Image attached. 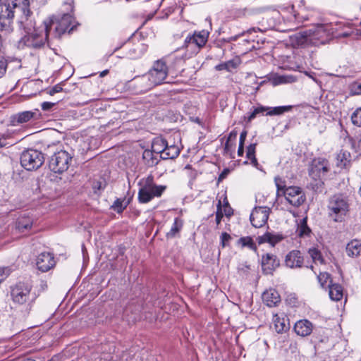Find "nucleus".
Segmentation results:
<instances>
[{
  "label": "nucleus",
  "instance_id": "1",
  "mask_svg": "<svg viewBox=\"0 0 361 361\" xmlns=\"http://www.w3.org/2000/svg\"><path fill=\"white\" fill-rule=\"evenodd\" d=\"M334 28L330 24H318L309 30L296 33L291 37L295 46L319 47L329 43L334 37Z\"/></svg>",
  "mask_w": 361,
  "mask_h": 361
},
{
  "label": "nucleus",
  "instance_id": "2",
  "mask_svg": "<svg viewBox=\"0 0 361 361\" xmlns=\"http://www.w3.org/2000/svg\"><path fill=\"white\" fill-rule=\"evenodd\" d=\"M311 9L306 6L305 0H300L297 6L294 5L281 7V14L284 22L290 26V29H296L305 21L309 20Z\"/></svg>",
  "mask_w": 361,
  "mask_h": 361
},
{
  "label": "nucleus",
  "instance_id": "3",
  "mask_svg": "<svg viewBox=\"0 0 361 361\" xmlns=\"http://www.w3.org/2000/svg\"><path fill=\"white\" fill-rule=\"evenodd\" d=\"M49 35V25L44 21L39 27L32 28L29 32H24V35L17 42V48L24 49L25 47L39 49L47 41Z\"/></svg>",
  "mask_w": 361,
  "mask_h": 361
},
{
  "label": "nucleus",
  "instance_id": "4",
  "mask_svg": "<svg viewBox=\"0 0 361 361\" xmlns=\"http://www.w3.org/2000/svg\"><path fill=\"white\" fill-rule=\"evenodd\" d=\"M15 1V8L13 10L16 11L15 13L18 16L17 23L20 29L24 32H29L35 27V23L32 18V13L30 10L29 0H13Z\"/></svg>",
  "mask_w": 361,
  "mask_h": 361
},
{
  "label": "nucleus",
  "instance_id": "5",
  "mask_svg": "<svg viewBox=\"0 0 361 361\" xmlns=\"http://www.w3.org/2000/svg\"><path fill=\"white\" fill-rule=\"evenodd\" d=\"M329 216L336 222H341L349 211L348 198L341 194L332 196L328 204Z\"/></svg>",
  "mask_w": 361,
  "mask_h": 361
},
{
  "label": "nucleus",
  "instance_id": "6",
  "mask_svg": "<svg viewBox=\"0 0 361 361\" xmlns=\"http://www.w3.org/2000/svg\"><path fill=\"white\" fill-rule=\"evenodd\" d=\"M32 286L28 283L19 282L11 288V295L14 303L18 305L27 304L30 310L32 304L36 299V295L31 293Z\"/></svg>",
  "mask_w": 361,
  "mask_h": 361
},
{
  "label": "nucleus",
  "instance_id": "7",
  "mask_svg": "<svg viewBox=\"0 0 361 361\" xmlns=\"http://www.w3.org/2000/svg\"><path fill=\"white\" fill-rule=\"evenodd\" d=\"M47 23L49 25V30L52 27L54 29L56 37L66 32L70 33L75 27L73 17L69 13L54 16Z\"/></svg>",
  "mask_w": 361,
  "mask_h": 361
},
{
  "label": "nucleus",
  "instance_id": "8",
  "mask_svg": "<svg viewBox=\"0 0 361 361\" xmlns=\"http://www.w3.org/2000/svg\"><path fill=\"white\" fill-rule=\"evenodd\" d=\"M44 162V154L39 150L27 149L20 155V164L27 171H35Z\"/></svg>",
  "mask_w": 361,
  "mask_h": 361
},
{
  "label": "nucleus",
  "instance_id": "9",
  "mask_svg": "<svg viewBox=\"0 0 361 361\" xmlns=\"http://www.w3.org/2000/svg\"><path fill=\"white\" fill-rule=\"evenodd\" d=\"M165 190L166 186L157 185L153 183L152 178H148L138 191V201L142 204L147 203L154 197H160Z\"/></svg>",
  "mask_w": 361,
  "mask_h": 361
},
{
  "label": "nucleus",
  "instance_id": "10",
  "mask_svg": "<svg viewBox=\"0 0 361 361\" xmlns=\"http://www.w3.org/2000/svg\"><path fill=\"white\" fill-rule=\"evenodd\" d=\"M72 161V157L65 150L54 153L49 161V169L55 173H63L66 171Z\"/></svg>",
  "mask_w": 361,
  "mask_h": 361
},
{
  "label": "nucleus",
  "instance_id": "11",
  "mask_svg": "<svg viewBox=\"0 0 361 361\" xmlns=\"http://www.w3.org/2000/svg\"><path fill=\"white\" fill-rule=\"evenodd\" d=\"M13 0H7L0 4V30L10 32L12 30V21L16 11Z\"/></svg>",
  "mask_w": 361,
  "mask_h": 361
},
{
  "label": "nucleus",
  "instance_id": "12",
  "mask_svg": "<svg viewBox=\"0 0 361 361\" xmlns=\"http://www.w3.org/2000/svg\"><path fill=\"white\" fill-rule=\"evenodd\" d=\"M147 73L155 86L159 85L165 82L169 73L168 66L164 60H157Z\"/></svg>",
  "mask_w": 361,
  "mask_h": 361
},
{
  "label": "nucleus",
  "instance_id": "13",
  "mask_svg": "<svg viewBox=\"0 0 361 361\" xmlns=\"http://www.w3.org/2000/svg\"><path fill=\"white\" fill-rule=\"evenodd\" d=\"M329 171V163L324 158L314 159L309 169L310 176L314 180L325 176Z\"/></svg>",
  "mask_w": 361,
  "mask_h": 361
},
{
  "label": "nucleus",
  "instance_id": "14",
  "mask_svg": "<svg viewBox=\"0 0 361 361\" xmlns=\"http://www.w3.org/2000/svg\"><path fill=\"white\" fill-rule=\"evenodd\" d=\"M291 109V106H281L276 107H267L259 106L255 108L253 111L249 114L247 116V121H251L255 118H256L257 115H264V113H266V115L267 116L281 115L286 111H290Z\"/></svg>",
  "mask_w": 361,
  "mask_h": 361
},
{
  "label": "nucleus",
  "instance_id": "15",
  "mask_svg": "<svg viewBox=\"0 0 361 361\" xmlns=\"http://www.w3.org/2000/svg\"><path fill=\"white\" fill-rule=\"evenodd\" d=\"M155 87L147 73L135 76L130 82V87L136 94H142Z\"/></svg>",
  "mask_w": 361,
  "mask_h": 361
},
{
  "label": "nucleus",
  "instance_id": "16",
  "mask_svg": "<svg viewBox=\"0 0 361 361\" xmlns=\"http://www.w3.org/2000/svg\"><path fill=\"white\" fill-rule=\"evenodd\" d=\"M209 32L206 30L200 32H195L192 35H188L184 42L185 46L188 47H195V49L198 51L203 47L207 42Z\"/></svg>",
  "mask_w": 361,
  "mask_h": 361
},
{
  "label": "nucleus",
  "instance_id": "17",
  "mask_svg": "<svg viewBox=\"0 0 361 361\" xmlns=\"http://www.w3.org/2000/svg\"><path fill=\"white\" fill-rule=\"evenodd\" d=\"M270 209L267 207H255L250 214V222L255 228L262 227L267 221Z\"/></svg>",
  "mask_w": 361,
  "mask_h": 361
},
{
  "label": "nucleus",
  "instance_id": "18",
  "mask_svg": "<svg viewBox=\"0 0 361 361\" xmlns=\"http://www.w3.org/2000/svg\"><path fill=\"white\" fill-rule=\"evenodd\" d=\"M282 195L294 207L300 206L305 200L302 190L298 187L291 186L286 188L283 190Z\"/></svg>",
  "mask_w": 361,
  "mask_h": 361
},
{
  "label": "nucleus",
  "instance_id": "19",
  "mask_svg": "<svg viewBox=\"0 0 361 361\" xmlns=\"http://www.w3.org/2000/svg\"><path fill=\"white\" fill-rule=\"evenodd\" d=\"M285 264L291 269L301 268L304 264V257L299 250H292L286 255Z\"/></svg>",
  "mask_w": 361,
  "mask_h": 361
},
{
  "label": "nucleus",
  "instance_id": "20",
  "mask_svg": "<svg viewBox=\"0 0 361 361\" xmlns=\"http://www.w3.org/2000/svg\"><path fill=\"white\" fill-rule=\"evenodd\" d=\"M36 264L38 269L47 271L55 265L54 257L49 252H42L37 257Z\"/></svg>",
  "mask_w": 361,
  "mask_h": 361
},
{
  "label": "nucleus",
  "instance_id": "21",
  "mask_svg": "<svg viewBox=\"0 0 361 361\" xmlns=\"http://www.w3.org/2000/svg\"><path fill=\"white\" fill-rule=\"evenodd\" d=\"M272 320L274 329L278 334L286 332L290 329L289 319L283 313L274 314Z\"/></svg>",
  "mask_w": 361,
  "mask_h": 361
},
{
  "label": "nucleus",
  "instance_id": "22",
  "mask_svg": "<svg viewBox=\"0 0 361 361\" xmlns=\"http://www.w3.org/2000/svg\"><path fill=\"white\" fill-rule=\"evenodd\" d=\"M279 265V261L272 254L267 253L262 258V267L264 271L268 274H271Z\"/></svg>",
  "mask_w": 361,
  "mask_h": 361
},
{
  "label": "nucleus",
  "instance_id": "23",
  "mask_svg": "<svg viewBox=\"0 0 361 361\" xmlns=\"http://www.w3.org/2000/svg\"><path fill=\"white\" fill-rule=\"evenodd\" d=\"M262 300L267 306L272 307L277 306L280 303L281 297L277 290L269 289L263 293Z\"/></svg>",
  "mask_w": 361,
  "mask_h": 361
},
{
  "label": "nucleus",
  "instance_id": "24",
  "mask_svg": "<svg viewBox=\"0 0 361 361\" xmlns=\"http://www.w3.org/2000/svg\"><path fill=\"white\" fill-rule=\"evenodd\" d=\"M313 329V325L307 319L298 321L294 326L295 333L302 337L309 336Z\"/></svg>",
  "mask_w": 361,
  "mask_h": 361
},
{
  "label": "nucleus",
  "instance_id": "25",
  "mask_svg": "<svg viewBox=\"0 0 361 361\" xmlns=\"http://www.w3.org/2000/svg\"><path fill=\"white\" fill-rule=\"evenodd\" d=\"M37 116L36 112L26 111L20 112L11 116V123L13 126L27 123Z\"/></svg>",
  "mask_w": 361,
  "mask_h": 361
},
{
  "label": "nucleus",
  "instance_id": "26",
  "mask_svg": "<svg viewBox=\"0 0 361 361\" xmlns=\"http://www.w3.org/2000/svg\"><path fill=\"white\" fill-rule=\"evenodd\" d=\"M348 256L357 257L361 255V240L353 239L349 242L345 247Z\"/></svg>",
  "mask_w": 361,
  "mask_h": 361
},
{
  "label": "nucleus",
  "instance_id": "27",
  "mask_svg": "<svg viewBox=\"0 0 361 361\" xmlns=\"http://www.w3.org/2000/svg\"><path fill=\"white\" fill-rule=\"evenodd\" d=\"M283 239V236L281 234L267 232L262 236L259 237V243H268L274 246L276 243L281 242Z\"/></svg>",
  "mask_w": 361,
  "mask_h": 361
},
{
  "label": "nucleus",
  "instance_id": "28",
  "mask_svg": "<svg viewBox=\"0 0 361 361\" xmlns=\"http://www.w3.org/2000/svg\"><path fill=\"white\" fill-rule=\"evenodd\" d=\"M336 165L341 169H345L350 166L351 155L350 152L341 150L336 156Z\"/></svg>",
  "mask_w": 361,
  "mask_h": 361
},
{
  "label": "nucleus",
  "instance_id": "29",
  "mask_svg": "<svg viewBox=\"0 0 361 361\" xmlns=\"http://www.w3.org/2000/svg\"><path fill=\"white\" fill-rule=\"evenodd\" d=\"M167 145L168 141L165 140L164 137H155L152 144V151L157 154H160L161 157V153L164 152Z\"/></svg>",
  "mask_w": 361,
  "mask_h": 361
},
{
  "label": "nucleus",
  "instance_id": "30",
  "mask_svg": "<svg viewBox=\"0 0 361 361\" xmlns=\"http://www.w3.org/2000/svg\"><path fill=\"white\" fill-rule=\"evenodd\" d=\"M329 297L332 300L338 301L343 298V288L340 284L333 283L329 285Z\"/></svg>",
  "mask_w": 361,
  "mask_h": 361
},
{
  "label": "nucleus",
  "instance_id": "31",
  "mask_svg": "<svg viewBox=\"0 0 361 361\" xmlns=\"http://www.w3.org/2000/svg\"><path fill=\"white\" fill-rule=\"evenodd\" d=\"M180 153V149L177 145H167L164 152L161 153V158L163 159H175L178 156Z\"/></svg>",
  "mask_w": 361,
  "mask_h": 361
},
{
  "label": "nucleus",
  "instance_id": "32",
  "mask_svg": "<svg viewBox=\"0 0 361 361\" xmlns=\"http://www.w3.org/2000/svg\"><path fill=\"white\" fill-rule=\"evenodd\" d=\"M32 226V219L30 217H20L18 219L16 228L20 233H25Z\"/></svg>",
  "mask_w": 361,
  "mask_h": 361
},
{
  "label": "nucleus",
  "instance_id": "33",
  "mask_svg": "<svg viewBox=\"0 0 361 361\" xmlns=\"http://www.w3.org/2000/svg\"><path fill=\"white\" fill-rule=\"evenodd\" d=\"M183 226V220L179 217H176L174 219V222L170 229V231L167 233V238H174L176 235L181 231Z\"/></svg>",
  "mask_w": 361,
  "mask_h": 361
},
{
  "label": "nucleus",
  "instance_id": "34",
  "mask_svg": "<svg viewBox=\"0 0 361 361\" xmlns=\"http://www.w3.org/2000/svg\"><path fill=\"white\" fill-rule=\"evenodd\" d=\"M297 233L300 237H307L311 233V229L307 224V218H303L300 221L298 225Z\"/></svg>",
  "mask_w": 361,
  "mask_h": 361
},
{
  "label": "nucleus",
  "instance_id": "35",
  "mask_svg": "<svg viewBox=\"0 0 361 361\" xmlns=\"http://www.w3.org/2000/svg\"><path fill=\"white\" fill-rule=\"evenodd\" d=\"M317 279L321 287L323 288H329V284H333L330 274L327 272H320L317 276Z\"/></svg>",
  "mask_w": 361,
  "mask_h": 361
},
{
  "label": "nucleus",
  "instance_id": "36",
  "mask_svg": "<svg viewBox=\"0 0 361 361\" xmlns=\"http://www.w3.org/2000/svg\"><path fill=\"white\" fill-rule=\"evenodd\" d=\"M238 244L240 245L243 247H247L250 250H255L257 249L256 245L252 238L250 236L242 237L238 239Z\"/></svg>",
  "mask_w": 361,
  "mask_h": 361
},
{
  "label": "nucleus",
  "instance_id": "37",
  "mask_svg": "<svg viewBox=\"0 0 361 361\" xmlns=\"http://www.w3.org/2000/svg\"><path fill=\"white\" fill-rule=\"evenodd\" d=\"M255 147L256 144H250L247 149V157L250 160L251 164L257 166L258 165L257 160L255 157Z\"/></svg>",
  "mask_w": 361,
  "mask_h": 361
},
{
  "label": "nucleus",
  "instance_id": "38",
  "mask_svg": "<svg viewBox=\"0 0 361 361\" xmlns=\"http://www.w3.org/2000/svg\"><path fill=\"white\" fill-rule=\"evenodd\" d=\"M235 140H232V137H228L224 146V153L232 157V154L235 151Z\"/></svg>",
  "mask_w": 361,
  "mask_h": 361
},
{
  "label": "nucleus",
  "instance_id": "39",
  "mask_svg": "<svg viewBox=\"0 0 361 361\" xmlns=\"http://www.w3.org/2000/svg\"><path fill=\"white\" fill-rule=\"evenodd\" d=\"M308 253L314 263H317V262H319L321 264L324 263V259L322 254L317 248L312 247L309 249Z\"/></svg>",
  "mask_w": 361,
  "mask_h": 361
},
{
  "label": "nucleus",
  "instance_id": "40",
  "mask_svg": "<svg viewBox=\"0 0 361 361\" xmlns=\"http://www.w3.org/2000/svg\"><path fill=\"white\" fill-rule=\"evenodd\" d=\"M129 200L126 201V200L117 199L114 204L113 207L118 213H121L128 205Z\"/></svg>",
  "mask_w": 361,
  "mask_h": 361
},
{
  "label": "nucleus",
  "instance_id": "41",
  "mask_svg": "<svg viewBox=\"0 0 361 361\" xmlns=\"http://www.w3.org/2000/svg\"><path fill=\"white\" fill-rule=\"evenodd\" d=\"M274 181L277 188V195H282L283 190H285L286 188L285 181L279 176L274 178Z\"/></svg>",
  "mask_w": 361,
  "mask_h": 361
},
{
  "label": "nucleus",
  "instance_id": "42",
  "mask_svg": "<svg viewBox=\"0 0 361 361\" xmlns=\"http://www.w3.org/2000/svg\"><path fill=\"white\" fill-rule=\"evenodd\" d=\"M351 120L355 126L361 127V108L356 109L353 113Z\"/></svg>",
  "mask_w": 361,
  "mask_h": 361
},
{
  "label": "nucleus",
  "instance_id": "43",
  "mask_svg": "<svg viewBox=\"0 0 361 361\" xmlns=\"http://www.w3.org/2000/svg\"><path fill=\"white\" fill-rule=\"evenodd\" d=\"M148 157L150 158V159L147 160V164L149 166H153L158 164V161L157 159L153 158V152L150 151H145L143 153V158L147 159Z\"/></svg>",
  "mask_w": 361,
  "mask_h": 361
},
{
  "label": "nucleus",
  "instance_id": "44",
  "mask_svg": "<svg viewBox=\"0 0 361 361\" xmlns=\"http://www.w3.org/2000/svg\"><path fill=\"white\" fill-rule=\"evenodd\" d=\"M237 67L236 63L233 61H228L225 63L220 64L216 66V69L219 71H221L223 69H226L228 71H231L232 69H234Z\"/></svg>",
  "mask_w": 361,
  "mask_h": 361
},
{
  "label": "nucleus",
  "instance_id": "45",
  "mask_svg": "<svg viewBox=\"0 0 361 361\" xmlns=\"http://www.w3.org/2000/svg\"><path fill=\"white\" fill-rule=\"evenodd\" d=\"M224 216V213L222 211L221 207V200L219 201L216 208V225H219L221 224V219Z\"/></svg>",
  "mask_w": 361,
  "mask_h": 361
},
{
  "label": "nucleus",
  "instance_id": "46",
  "mask_svg": "<svg viewBox=\"0 0 361 361\" xmlns=\"http://www.w3.org/2000/svg\"><path fill=\"white\" fill-rule=\"evenodd\" d=\"M292 78H293V77H290V76L288 77V76H285V75H280L274 79V82L275 85L290 82L293 81V80H292Z\"/></svg>",
  "mask_w": 361,
  "mask_h": 361
},
{
  "label": "nucleus",
  "instance_id": "47",
  "mask_svg": "<svg viewBox=\"0 0 361 361\" xmlns=\"http://www.w3.org/2000/svg\"><path fill=\"white\" fill-rule=\"evenodd\" d=\"M7 66V60L4 56L0 55V78H2L6 73Z\"/></svg>",
  "mask_w": 361,
  "mask_h": 361
},
{
  "label": "nucleus",
  "instance_id": "48",
  "mask_svg": "<svg viewBox=\"0 0 361 361\" xmlns=\"http://www.w3.org/2000/svg\"><path fill=\"white\" fill-rule=\"evenodd\" d=\"M231 236L226 233V232H224L221 233V244L222 245L223 247L228 245L229 244V242L230 240H231Z\"/></svg>",
  "mask_w": 361,
  "mask_h": 361
},
{
  "label": "nucleus",
  "instance_id": "49",
  "mask_svg": "<svg viewBox=\"0 0 361 361\" xmlns=\"http://www.w3.org/2000/svg\"><path fill=\"white\" fill-rule=\"evenodd\" d=\"M63 90L62 86L61 84H57L54 87H51L47 90V93L52 96L56 93L61 92Z\"/></svg>",
  "mask_w": 361,
  "mask_h": 361
},
{
  "label": "nucleus",
  "instance_id": "50",
  "mask_svg": "<svg viewBox=\"0 0 361 361\" xmlns=\"http://www.w3.org/2000/svg\"><path fill=\"white\" fill-rule=\"evenodd\" d=\"M8 276L7 268H0V283Z\"/></svg>",
  "mask_w": 361,
  "mask_h": 361
},
{
  "label": "nucleus",
  "instance_id": "51",
  "mask_svg": "<svg viewBox=\"0 0 361 361\" xmlns=\"http://www.w3.org/2000/svg\"><path fill=\"white\" fill-rule=\"evenodd\" d=\"M54 105H55V103H52V102H44L42 104L41 106H42V110L48 111V110H50Z\"/></svg>",
  "mask_w": 361,
  "mask_h": 361
},
{
  "label": "nucleus",
  "instance_id": "52",
  "mask_svg": "<svg viewBox=\"0 0 361 361\" xmlns=\"http://www.w3.org/2000/svg\"><path fill=\"white\" fill-rule=\"evenodd\" d=\"M229 173L230 170L228 169H224L218 178V182H221L226 178Z\"/></svg>",
  "mask_w": 361,
  "mask_h": 361
},
{
  "label": "nucleus",
  "instance_id": "53",
  "mask_svg": "<svg viewBox=\"0 0 361 361\" xmlns=\"http://www.w3.org/2000/svg\"><path fill=\"white\" fill-rule=\"evenodd\" d=\"M185 170L190 171L189 176L192 179H195L197 176V171L193 170L190 165H187L185 167Z\"/></svg>",
  "mask_w": 361,
  "mask_h": 361
},
{
  "label": "nucleus",
  "instance_id": "54",
  "mask_svg": "<svg viewBox=\"0 0 361 361\" xmlns=\"http://www.w3.org/2000/svg\"><path fill=\"white\" fill-rule=\"evenodd\" d=\"M353 90L355 94H361V83H355L353 86Z\"/></svg>",
  "mask_w": 361,
  "mask_h": 361
},
{
  "label": "nucleus",
  "instance_id": "55",
  "mask_svg": "<svg viewBox=\"0 0 361 361\" xmlns=\"http://www.w3.org/2000/svg\"><path fill=\"white\" fill-rule=\"evenodd\" d=\"M6 137H0V148L4 147L8 145H13L12 143L7 142Z\"/></svg>",
  "mask_w": 361,
  "mask_h": 361
},
{
  "label": "nucleus",
  "instance_id": "56",
  "mask_svg": "<svg viewBox=\"0 0 361 361\" xmlns=\"http://www.w3.org/2000/svg\"><path fill=\"white\" fill-rule=\"evenodd\" d=\"M223 213L226 216H230L233 214V211H232V209L230 206H226L225 207V208H224V212Z\"/></svg>",
  "mask_w": 361,
  "mask_h": 361
},
{
  "label": "nucleus",
  "instance_id": "57",
  "mask_svg": "<svg viewBox=\"0 0 361 361\" xmlns=\"http://www.w3.org/2000/svg\"><path fill=\"white\" fill-rule=\"evenodd\" d=\"M245 33V31H243L242 32L239 33L238 35H236L235 36H232L229 38L228 42H233L238 39V37L243 36Z\"/></svg>",
  "mask_w": 361,
  "mask_h": 361
},
{
  "label": "nucleus",
  "instance_id": "58",
  "mask_svg": "<svg viewBox=\"0 0 361 361\" xmlns=\"http://www.w3.org/2000/svg\"><path fill=\"white\" fill-rule=\"evenodd\" d=\"M243 153H244V147L239 146L238 147V156H240V157L243 156Z\"/></svg>",
  "mask_w": 361,
  "mask_h": 361
},
{
  "label": "nucleus",
  "instance_id": "59",
  "mask_svg": "<svg viewBox=\"0 0 361 361\" xmlns=\"http://www.w3.org/2000/svg\"><path fill=\"white\" fill-rule=\"evenodd\" d=\"M246 137H240L239 146L244 147V142Z\"/></svg>",
  "mask_w": 361,
  "mask_h": 361
},
{
  "label": "nucleus",
  "instance_id": "60",
  "mask_svg": "<svg viewBox=\"0 0 361 361\" xmlns=\"http://www.w3.org/2000/svg\"><path fill=\"white\" fill-rule=\"evenodd\" d=\"M108 73H109V70H104V71H102V72L100 73L99 76H100L101 78H103V77H104L105 75H106L108 74Z\"/></svg>",
  "mask_w": 361,
  "mask_h": 361
},
{
  "label": "nucleus",
  "instance_id": "61",
  "mask_svg": "<svg viewBox=\"0 0 361 361\" xmlns=\"http://www.w3.org/2000/svg\"><path fill=\"white\" fill-rule=\"evenodd\" d=\"M66 5L68 6V8H69L71 11L73 10L72 3H66Z\"/></svg>",
  "mask_w": 361,
  "mask_h": 361
},
{
  "label": "nucleus",
  "instance_id": "62",
  "mask_svg": "<svg viewBox=\"0 0 361 361\" xmlns=\"http://www.w3.org/2000/svg\"><path fill=\"white\" fill-rule=\"evenodd\" d=\"M226 206H229V204H228V200L226 198L225 200H224V207L225 208V207H226Z\"/></svg>",
  "mask_w": 361,
  "mask_h": 361
},
{
  "label": "nucleus",
  "instance_id": "63",
  "mask_svg": "<svg viewBox=\"0 0 361 361\" xmlns=\"http://www.w3.org/2000/svg\"><path fill=\"white\" fill-rule=\"evenodd\" d=\"M23 361H35V360L33 359H31V358H26Z\"/></svg>",
  "mask_w": 361,
  "mask_h": 361
},
{
  "label": "nucleus",
  "instance_id": "64",
  "mask_svg": "<svg viewBox=\"0 0 361 361\" xmlns=\"http://www.w3.org/2000/svg\"><path fill=\"white\" fill-rule=\"evenodd\" d=\"M241 136H243V135H246V131L243 130L240 133V135Z\"/></svg>",
  "mask_w": 361,
  "mask_h": 361
}]
</instances>
